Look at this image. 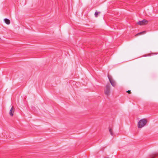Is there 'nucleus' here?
Instances as JSON below:
<instances>
[{
    "instance_id": "f257e3e1",
    "label": "nucleus",
    "mask_w": 158,
    "mask_h": 158,
    "mask_svg": "<svg viewBox=\"0 0 158 158\" xmlns=\"http://www.w3.org/2000/svg\"><path fill=\"white\" fill-rule=\"evenodd\" d=\"M148 120L147 118H143L140 119L137 123V127L141 129L146 126L148 123Z\"/></svg>"
},
{
    "instance_id": "f03ea898",
    "label": "nucleus",
    "mask_w": 158,
    "mask_h": 158,
    "mask_svg": "<svg viewBox=\"0 0 158 158\" xmlns=\"http://www.w3.org/2000/svg\"><path fill=\"white\" fill-rule=\"evenodd\" d=\"M104 93L105 95L108 96L110 94V87L109 85H107L106 87V88L104 90Z\"/></svg>"
},
{
    "instance_id": "7ed1b4c3",
    "label": "nucleus",
    "mask_w": 158,
    "mask_h": 158,
    "mask_svg": "<svg viewBox=\"0 0 158 158\" xmlns=\"http://www.w3.org/2000/svg\"><path fill=\"white\" fill-rule=\"evenodd\" d=\"M108 78L112 85L114 87H115L116 85V83L115 81L112 78V77L108 75Z\"/></svg>"
},
{
    "instance_id": "20e7f679",
    "label": "nucleus",
    "mask_w": 158,
    "mask_h": 158,
    "mask_svg": "<svg viewBox=\"0 0 158 158\" xmlns=\"http://www.w3.org/2000/svg\"><path fill=\"white\" fill-rule=\"evenodd\" d=\"M148 21L146 20H143L142 21H139L137 23V24L140 25H143L147 24Z\"/></svg>"
},
{
    "instance_id": "39448f33",
    "label": "nucleus",
    "mask_w": 158,
    "mask_h": 158,
    "mask_svg": "<svg viewBox=\"0 0 158 158\" xmlns=\"http://www.w3.org/2000/svg\"><path fill=\"white\" fill-rule=\"evenodd\" d=\"M15 112V110L13 106H12L9 111V114L11 116H13L14 115V113Z\"/></svg>"
},
{
    "instance_id": "423d86ee",
    "label": "nucleus",
    "mask_w": 158,
    "mask_h": 158,
    "mask_svg": "<svg viewBox=\"0 0 158 158\" xmlns=\"http://www.w3.org/2000/svg\"><path fill=\"white\" fill-rule=\"evenodd\" d=\"M4 21L6 24L9 25L10 23V20L7 19H4Z\"/></svg>"
},
{
    "instance_id": "0eeeda50",
    "label": "nucleus",
    "mask_w": 158,
    "mask_h": 158,
    "mask_svg": "<svg viewBox=\"0 0 158 158\" xmlns=\"http://www.w3.org/2000/svg\"><path fill=\"white\" fill-rule=\"evenodd\" d=\"M109 131L110 134V135H113V130L110 127H109Z\"/></svg>"
},
{
    "instance_id": "6e6552de",
    "label": "nucleus",
    "mask_w": 158,
    "mask_h": 158,
    "mask_svg": "<svg viewBox=\"0 0 158 158\" xmlns=\"http://www.w3.org/2000/svg\"><path fill=\"white\" fill-rule=\"evenodd\" d=\"M145 32H146V31H143L139 32V33L136 34V35H135L136 36H137L138 35H142V34H143L145 33Z\"/></svg>"
},
{
    "instance_id": "1a4fd4ad",
    "label": "nucleus",
    "mask_w": 158,
    "mask_h": 158,
    "mask_svg": "<svg viewBox=\"0 0 158 158\" xmlns=\"http://www.w3.org/2000/svg\"><path fill=\"white\" fill-rule=\"evenodd\" d=\"M100 13V12H97L96 11L94 14L95 16L96 17H98V14Z\"/></svg>"
},
{
    "instance_id": "9d476101",
    "label": "nucleus",
    "mask_w": 158,
    "mask_h": 158,
    "mask_svg": "<svg viewBox=\"0 0 158 158\" xmlns=\"http://www.w3.org/2000/svg\"><path fill=\"white\" fill-rule=\"evenodd\" d=\"M127 92L129 94H130L131 93V92L130 90H128L127 91Z\"/></svg>"
},
{
    "instance_id": "9b49d317",
    "label": "nucleus",
    "mask_w": 158,
    "mask_h": 158,
    "mask_svg": "<svg viewBox=\"0 0 158 158\" xmlns=\"http://www.w3.org/2000/svg\"><path fill=\"white\" fill-rule=\"evenodd\" d=\"M154 157H152V158H154Z\"/></svg>"
}]
</instances>
